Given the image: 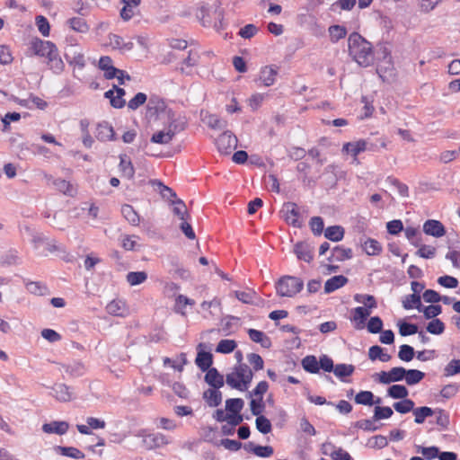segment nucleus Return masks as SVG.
Returning <instances> with one entry per match:
<instances>
[{"mask_svg":"<svg viewBox=\"0 0 460 460\" xmlns=\"http://www.w3.org/2000/svg\"><path fill=\"white\" fill-rule=\"evenodd\" d=\"M349 52L351 58L361 66H368L373 62V49L370 42L360 34L353 32L348 39Z\"/></svg>","mask_w":460,"mask_h":460,"instance_id":"obj_1","label":"nucleus"},{"mask_svg":"<svg viewBox=\"0 0 460 460\" xmlns=\"http://www.w3.org/2000/svg\"><path fill=\"white\" fill-rule=\"evenodd\" d=\"M412 411H413V415L415 417L414 421L417 424L423 423L427 417H430L434 413L433 410L427 406H422V407H419L416 409L413 408Z\"/></svg>","mask_w":460,"mask_h":460,"instance_id":"obj_48","label":"nucleus"},{"mask_svg":"<svg viewBox=\"0 0 460 460\" xmlns=\"http://www.w3.org/2000/svg\"><path fill=\"white\" fill-rule=\"evenodd\" d=\"M217 150L224 155H228L237 146V138L230 131H225L216 140Z\"/></svg>","mask_w":460,"mask_h":460,"instance_id":"obj_8","label":"nucleus"},{"mask_svg":"<svg viewBox=\"0 0 460 460\" xmlns=\"http://www.w3.org/2000/svg\"><path fill=\"white\" fill-rule=\"evenodd\" d=\"M423 232L437 238L442 237L446 234V229L443 224L435 219H429L423 224Z\"/></svg>","mask_w":460,"mask_h":460,"instance_id":"obj_17","label":"nucleus"},{"mask_svg":"<svg viewBox=\"0 0 460 460\" xmlns=\"http://www.w3.org/2000/svg\"><path fill=\"white\" fill-rule=\"evenodd\" d=\"M53 186L57 190L63 193L64 195L73 197L76 193V189L74 185L64 179H56L53 180Z\"/></svg>","mask_w":460,"mask_h":460,"instance_id":"obj_32","label":"nucleus"},{"mask_svg":"<svg viewBox=\"0 0 460 460\" xmlns=\"http://www.w3.org/2000/svg\"><path fill=\"white\" fill-rule=\"evenodd\" d=\"M386 182L394 186L397 189V190L401 196H402V197L409 196L408 186L406 184L402 183V181H400L397 178H395L394 176H388L386 178Z\"/></svg>","mask_w":460,"mask_h":460,"instance_id":"obj_62","label":"nucleus"},{"mask_svg":"<svg viewBox=\"0 0 460 460\" xmlns=\"http://www.w3.org/2000/svg\"><path fill=\"white\" fill-rule=\"evenodd\" d=\"M426 329L431 334L439 335L444 332L445 324L440 319L435 318L428 323Z\"/></svg>","mask_w":460,"mask_h":460,"instance_id":"obj_61","label":"nucleus"},{"mask_svg":"<svg viewBox=\"0 0 460 460\" xmlns=\"http://www.w3.org/2000/svg\"><path fill=\"white\" fill-rule=\"evenodd\" d=\"M237 344L234 340H221L217 346V352L228 354L233 352Z\"/></svg>","mask_w":460,"mask_h":460,"instance_id":"obj_58","label":"nucleus"},{"mask_svg":"<svg viewBox=\"0 0 460 460\" xmlns=\"http://www.w3.org/2000/svg\"><path fill=\"white\" fill-rule=\"evenodd\" d=\"M47 66L56 75H60L65 70V63L60 55L47 61Z\"/></svg>","mask_w":460,"mask_h":460,"instance_id":"obj_63","label":"nucleus"},{"mask_svg":"<svg viewBox=\"0 0 460 460\" xmlns=\"http://www.w3.org/2000/svg\"><path fill=\"white\" fill-rule=\"evenodd\" d=\"M35 23L39 31L43 37H49L50 33V24L48 19L43 15H38L35 18Z\"/></svg>","mask_w":460,"mask_h":460,"instance_id":"obj_53","label":"nucleus"},{"mask_svg":"<svg viewBox=\"0 0 460 460\" xmlns=\"http://www.w3.org/2000/svg\"><path fill=\"white\" fill-rule=\"evenodd\" d=\"M352 257V250L350 248H345L343 246H335L328 257L329 262H337L349 260Z\"/></svg>","mask_w":460,"mask_h":460,"instance_id":"obj_27","label":"nucleus"},{"mask_svg":"<svg viewBox=\"0 0 460 460\" xmlns=\"http://www.w3.org/2000/svg\"><path fill=\"white\" fill-rule=\"evenodd\" d=\"M114 129L108 122H102L97 125L96 137L100 141H111L114 139Z\"/></svg>","mask_w":460,"mask_h":460,"instance_id":"obj_28","label":"nucleus"},{"mask_svg":"<svg viewBox=\"0 0 460 460\" xmlns=\"http://www.w3.org/2000/svg\"><path fill=\"white\" fill-rule=\"evenodd\" d=\"M248 334L250 339L256 343H261L262 347L269 348L270 345V341L269 337L266 336V334L261 332L255 329H249Z\"/></svg>","mask_w":460,"mask_h":460,"instance_id":"obj_39","label":"nucleus"},{"mask_svg":"<svg viewBox=\"0 0 460 460\" xmlns=\"http://www.w3.org/2000/svg\"><path fill=\"white\" fill-rule=\"evenodd\" d=\"M98 66L104 72V76L107 79L115 78V75H118L119 69L112 65V59L109 56L101 57Z\"/></svg>","mask_w":460,"mask_h":460,"instance_id":"obj_25","label":"nucleus"},{"mask_svg":"<svg viewBox=\"0 0 460 460\" xmlns=\"http://www.w3.org/2000/svg\"><path fill=\"white\" fill-rule=\"evenodd\" d=\"M294 252L298 260L310 263L314 259V248L306 242H299L294 246Z\"/></svg>","mask_w":460,"mask_h":460,"instance_id":"obj_18","label":"nucleus"},{"mask_svg":"<svg viewBox=\"0 0 460 460\" xmlns=\"http://www.w3.org/2000/svg\"><path fill=\"white\" fill-rule=\"evenodd\" d=\"M276 292L279 296L293 297L304 288L301 279L294 276H283L276 283Z\"/></svg>","mask_w":460,"mask_h":460,"instance_id":"obj_4","label":"nucleus"},{"mask_svg":"<svg viewBox=\"0 0 460 460\" xmlns=\"http://www.w3.org/2000/svg\"><path fill=\"white\" fill-rule=\"evenodd\" d=\"M367 150V143L364 139H359L355 142H347L342 146V153L350 155L355 161H357L358 155Z\"/></svg>","mask_w":460,"mask_h":460,"instance_id":"obj_15","label":"nucleus"},{"mask_svg":"<svg viewBox=\"0 0 460 460\" xmlns=\"http://www.w3.org/2000/svg\"><path fill=\"white\" fill-rule=\"evenodd\" d=\"M371 312L364 306H358L352 311L351 321L354 323V327L357 330H361L365 327L366 320L370 315Z\"/></svg>","mask_w":460,"mask_h":460,"instance_id":"obj_22","label":"nucleus"},{"mask_svg":"<svg viewBox=\"0 0 460 460\" xmlns=\"http://www.w3.org/2000/svg\"><path fill=\"white\" fill-rule=\"evenodd\" d=\"M119 168L122 177H125L128 180L134 178L135 175V168L130 158L127 155H119Z\"/></svg>","mask_w":460,"mask_h":460,"instance_id":"obj_26","label":"nucleus"},{"mask_svg":"<svg viewBox=\"0 0 460 460\" xmlns=\"http://www.w3.org/2000/svg\"><path fill=\"white\" fill-rule=\"evenodd\" d=\"M355 370V367L350 364H337L334 367L333 373L334 375L342 379L344 377L349 376L353 374Z\"/></svg>","mask_w":460,"mask_h":460,"instance_id":"obj_50","label":"nucleus"},{"mask_svg":"<svg viewBox=\"0 0 460 460\" xmlns=\"http://www.w3.org/2000/svg\"><path fill=\"white\" fill-rule=\"evenodd\" d=\"M126 279L130 286H137L147 279V273L145 271H130L127 274Z\"/></svg>","mask_w":460,"mask_h":460,"instance_id":"obj_47","label":"nucleus"},{"mask_svg":"<svg viewBox=\"0 0 460 460\" xmlns=\"http://www.w3.org/2000/svg\"><path fill=\"white\" fill-rule=\"evenodd\" d=\"M56 398L62 402H68L72 398V394L69 391L68 386L64 384L56 385L54 388Z\"/></svg>","mask_w":460,"mask_h":460,"instance_id":"obj_55","label":"nucleus"},{"mask_svg":"<svg viewBox=\"0 0 460 460\" xmlns=\"http://www.w3.org/2000/svg\"><path fill=\"white\" fill-rule=\"evenodd\" d=\"M119 3L122 4L119 17L122 21L128 22L136 15L142 0H119Z\"/></svg>","mask_w":460,"mask_h":460,"instance_id":"obj_12","label":"nucleus"},{"mask_svg":"<svg viewBox=\"0 0 460 460\" xmlns=\"http://www.w3.org/2000/svg\"><path fill=\"white\" fill-rule=\"evenodd\" d=\"M125 90L117 86H114L113 89L107 91L104 93L105 98L109 99L111 102V105L116 109H120L125 105V100L123 96L125 95Z\"/></svg>","mask_w":460,"mask_h":460,"instance_id":"obj_19","label":"nucleus"},{"mask_svg":"<svg viewBox=\"0 0 460 460\" xmlns=\"http://www.w3.org/2000/svg\"><path fill=\"white\" fill-rule=\"evenodd\" d=\"M460 373V359H452L444 368L446 376H452Z\"/></svg>","mask_w":460,"mask_h":460,"instance_id":"obj_64","label":"nucleus"},{"mask_svg":"<svg viewBox=\"0 0 460 460\" xmlns=\"http://www.w3.org/2000/svg\"><path fill=\"white\" fill-rule=\"evenodd\" d=\"M406 369L402 367H394L389 371H381L376 373L374 377L381 384H391L404 379Z\"/></svg>","mask_w":460,"mask_h":460,"instance_id":"obj_7","label":"nucleus"},{"mask_svg":"<svg viewBox=\"0 0 460 460\" xmlns=\"http://www.w3.org/2000/svg\"><path fill=\"white\" fill-rule=\"evenodd\" d=\"M363 249L369 256H376L382 252L383 247L376 239L367 238L363 243Z\"/></svg>","mask_w":460,"mask_h":460,"instance_id":"obj_37","label":"nucleus"},{"mask_svg":"<svg viewBox=\"0 0 460 460\" xmlns=\"http://www.w3.org/2000/svg\"><path fill=\"white\" fill-rule=\"evenodd\" d=\"M200 55L197 50L190 49L188 57L183 59L179 70L181 74L186 75H192V68L197 66L199 63Z\"/></svg>","mask_w":460,"mask_h":460,"instance_id":"obj_14","label":"nucleus"},{"mask_svg":"<svg viewBox=\"0 0 460 460\" xmlns=\"http://www.w3.org/2000/svg\"><path fill=\"white\" fill-rule=\"evenodd\" d=\"M173 207V213L181 219H189L190 216L187 211L185 203L181 199L172 200Z\"/></svg>","mask_w":460,"mask_h":460,"instance_id":"obj_60","label":"nucleus"},{"mask_svg":"<svg viewBox=\"0 0 460 460\" xmlns=\"http://www.w3.org/2000/svg\"><path fill=\"white\" fill-rule=\"evenodd\" d=\"M56 451L60 455L67 457H71L74 459H84V454L76 447H57Z\"/></svg>","mask_w":460,"mask_h":460,"instance_id":"obj_40","label":"nucleus"},{"mask_svg":"<svg viewBox=\"0 0 460 460\" xmlns=\"http://www.w3.org/2000/svg\"><path fill=\"white\" fill-rule=\"evenodd\" d=\"M164 366H170L173 369L182 372L184 365L187 363V358L185 353H181L176 360H172L170 358H164L163 359Z\"/></svg>","mask_w":460,"mask_h":460,"instance_id":"obj_41","label":"nucleus"},{"mask_svg":"<svg viewBox=\"0 0 460 460\" xmlns=\"http://www.w3.org/2000/svg\"><path fill=\"white\" fill-rule=\"evenodd\" d=\"M69 425L66 421H52L45 423L42 426V430L48 434H58L63 435L67 432Z\"/></svg>","mask_w":460,"mask_h":460,"instance_id":"obj_30","label":"nucleus"},{"mask_svg":"<svg viewBox=\"0 0 460 460\" xmlns=\"http://www.w3.org/2000/svg\"><path fill=\"white\" fill-rule=\"evenodd\" d=\"M196 17L204 27L214 28L217 31L224 29V15L220 8L200 6L196 12Z\"/></svg>","mask_w":460,"mask_h":460,"instance_id":"obj_3","label":"nucleus"},{"mask_svg":"<svg viewBox=\"0 0 460 460\" xmlns=\"http://www.w3.org/2000/svg\"><path fill=\"white\" fill-rule=\"evenodd\" d=\"M388 396L394 399H405L408 394V389L402 385H393L387 390Z\"/></svg>","mask_w":460,"mask_h":460,"instance_id":"obj_45","label":"nucleus"},{"mask_svg":"<svg viewBox=\"0 0 460 460\" xmlns=\"http://www.w3.org/2000/svg\"><path fill=\"white\" fill-rule=\"evenodd\" d=\"M175 128L176 125L171 123L166 129L153 134L151 142L161 145L169 144L176 135Z\"/></svg>","mask_w":460,"mask_h":460,"instance_id":"obj_16","label":"nucleus"},{"mask_svg":"<svg viewBox=\"0 0 460 460\" xmlns=\"http://www.w3.org/2000/svg\"><path fill=\"white\" fill-rule=\"evenodd\" d=\"M107 39L106 46L120 52L130 51L134 47L132 41H125L121 36L115 33H109Z\"/></svg>","mask_w":460,"mask_h":460,"instance_id":"obj_13","label":"nucleus"},{"mask_svg":"<svg viewBox=\"0 0 460 460\" xmlns=\"http://www.w3.org/2000/svg\"><path fill=\"white\" fill-rule=\"evenodd\" d=\"M347 282L348 279L342 275L333 276L325 282L324 291L326 293H332L336 289L345 286Z\"/></svg>","mask_w":460,"mask_h":460,"instance_id":"obj_33","label":"nucleus"},{"mask_svg":"<svg viewBox=\"0 0 460 460\" xmlns=\"http://www.w3.org/2000/svg\"><path fill=\"white\" fill-rule=\"evenodd\" d=\"M425 377V373L418 369H406L405 382L408 385H414Z\"/></svg>","mask_w":460,"mask_h":460,"instance_id":"obj_44","label":"nucleus"},{"mask_svg":"<svg viewBox=\"0 0 460 460\" xmlns=\"http://www.w3.org/2000/svg\"><path fill=\"white\" fill-rule=\"evenodd\" d=\"M415 356L414 349L407 344L401 345L399 348L398 358L405 362H410Z\"/></svg>","mask_w":460,"mask_h":460,"instance_id":"obj_56","label":"nucleus"},{"mask_svg":"<svg viewBox=\"0 0 460 460\" xmlns=\"http://www.w3.org/2000/svg\"><path fill=\"white\" fill-rule=\"evenodd\" d=\"M66 23L70 30L77 33L86 34L90 31V25L88 24L87 21L83 17H71L66 20Z\"/></svg>","mask_w":460,"mask_h":460,"instance_id":"obj_23","label":"nucleus"},{"mask_svg":"<svg viewBox=\"0 0 460 460\" xmlns=\"http://www.w3.org/2000/svg\"><path fill=\"white\" fill-rule=\"evenodd\" d=\"M27 290L37 296H44L48 293V287L40 281H30L25 284Z\"/></svg>","mask_w":460,"mask_h":460,"instance_id":"obj_49","label":"nucleus"},{"mask_svg":"<svg viewBox=\"0 0 460 460\" xmlns=\"http://www.w3.org/2000/svg\"><path fill=\"white\" fill-rule=\"evenodd\" d=\"M64 56L67 63L74 68L77 67L79 69H82L84 67V56L81 49L77 45L66 48Z\"/></svg>","mask_w":460,"mask_h":460,"instance_id":"obj_9","label":"nucleus"},{"mask_svg":"<svg viewBox=\"0 0 460 460\" xmlns=\"http://www.w3.org/2000/svg\"><path fill=\"white\" fill-rule=\"evenodd\" d=\"M196 365L202 371H208L211 368V365L213 363L212 354L207 351H199L197 358L195 359Z\"/></svg>","mask_w":460,"mask_h":460,"instance_id":"obj_36","label":"nucleus"},{"mask_svg":"<svg viewBox=\"0 0 460 460\" xmlns=\"http://www.w3.org/2000/svg\"><path fill=\"white\" fill-rule=\"evenodd\" d=\"M279 74V66L275 65L265 66L261 69L260 80L265 86L274 84L276 77Z\"/></svg>","mask_w":460,"mask_h":460,"instance_id":"obj_21","label":"nucleus"},{"mask_svg":"<svg viewBox=\"0 0 460 460\" xmlns=\"http://www.w3.org/2000/svg\"><path fill=\"white\" fill-rule=\"evenodd\" d=\"M302 366L306 372L316 374L320 370L319 361L315 356L309 355L303 358Z\"/></svg>","mask_w":460,"mask_h":460,"instance_id":"obj_43","label":"nucleus"},{"mask_svg":"<svg viewBox=\"0 0 460 460\" xmlns=\"http://www.w3.org/2000/svg\"><path fill=\"white\" fill-rule=\"evenodd\" d=\"M281 212L285 221L294 227H301L302 221L297 205L294 202H286L283 205Z\"/></svg>","mask_w":460,"mask_h":460,"instance_id":"obj_10","label":"nucleus"},{"mask_svg":"<svg viewBox=\"0 0 460 460\" xmlns=\"http://www.w3.org/2000/svg\"><path fill=\"white\" fill-rule=\"evenodd\" d=\"M205 381L215 389H219L224 385V376L214 367L209 368L207 371L205 375Z\"/></svg>","mask_w":460,"mask_h":460,"instance_id":"obj_29","label":"nucleus"},{"mask_svg":"<svg viewBox=\"0 0 460 460\" xmlns=\"http://www.w3.org/2000/svg\"><path fill=\"white\" fill-rule=\"evenodd\" d=\"M87 425L84 424H78L76 425L77 430L84 435H90L92 434V429H102L106 427V422L103 420L94 418V417H88L86 419Z\"/></svg>","mask_w":460,"mask_h":460,"instance_id":"obj_20","label":"nucleus"},{"mask_svg":"<svg viewBox=\"0 0 460 460\" xmlns=\"http://www.w3.org/2000/svg\"><path fill=\"white\" fill-rule=\"evenodd\" d=\"M244 402L241 398L228 399L226 402V410L228 413V424L237 426L243 420L241 414Z\"/></svg>","mask_w":460,"mask_h":460,"instance_id":"obj_6","label":"nucleus"},{"mask_svg":"<svg viewBox=\"0 0 460 460\" xmlns=\"http://www.w3.org/2000/svg\"><path fill=\"white\" fill-rule=\"evenodd\" d=\"M208 126L213 129H221L226 127V121L221 119L217 114H208L205 119Z\"/></svg>","mask_w":460,"mask_h":460,"instance_id":"obj_54","label":"nucleus"},{"mask_svg":"<svg viewBox=\"0 0 460 460\" xmlns=\"http://www.w3.org/2000/svg\"><path fill=\"white\" fill-rule=\"evenodd\" d=\"M252 377V369L246 364H240L226 376V382L230 387L243 392L248 389Z\"/></svg>","mask_w":460,"mask_h":460,"instance_id":"obj_2","label":"nucleus"},{"mask_svg":"<svg viewBox=\"0 0 460 460\" xmlns=\"http://www.w3.org/2000/svg\"><path fill=\"white\" fill-rule=\"evenodd\" d=\"M368 357L371 360L379 359L382 362H388L391 359V356L385 353L383 348L378 345L369 348Z\"/></svg>","mask_w":460,"mask_h":460,"instance_id":"obj_42","label":"nucleus"},{"mask_svg":"<svg viewBox=\"0 0 460 460\" xmlns=\"http://www.w3.org/2000/svg\"><path fill=\"white\" fill-rule=\"evenodd\" d=\"M376 72L384 82H393L396 78V71L391 54L384 50L383 57L378 59Z\"/></svg>","mask_w":460,"mask_h":460,"instance_id":"obj_5","label":"nucleus"},{"mask_svg":"<svg viewBox=\"0 0 460 460\" xmlns=\"http://www.w3.org/2000/svg\"><path fill=\"white\" fill-rule=\"evenodd\" d=\"M121 213L124 218L132 226H137L140 224V217L131 205L124 204L121 207Z\"/></svg>","mask_w":460,"mask_h":460,"instance_id":"obj_35","label":"nucleus"},{"mask_svg":"<svg viewBox=\"0 0 460 460\" xmlns=\"http://www.w3.org/2000/svg\"><path fill=\"white\" fill-rule=\"evenodd\" d=\"M374 394L370 391H360L355 396L357 404L371 406L374 404Z\"/></svg>","mask_w":460,"mask_h":460,"instance_id":"obj_51","label":"nucleus"},{"mask_svg":"<svg viewBox=\"0 0 460 460\" xmlns=\"http://www.w3.org/2000/svg\"><path fill=\"white\" fill-rule=\"evenodd\" d=\"M402 306L404 309L409 310L416 308L419 311L421 310V301L420 295L411 294L406 296L402 300Z\"/></svg>","mask_w":460,"mask_h":460,"instance_id":"obj_46","label":"nucleus"},{"mask_svg":"<svg viewBox=\"0 0 460 460\" xmlns=\"http://www.w3.org/2000/svg\"><path fill=\"white\" fill-rule=\"evenodd\" d=\"M52 45V41L34 38L30 43V49L33 55L43 58Z\"/></svg>","mask_w":460,"mask_h":460,"instance_id":"obj_24","label":"nucleus"},{"mask_svg":"<svg viewBox=\"0 0 460 460\" xmlns=\"http://www.w3.org/2000/svg\"><path fill=\"white\" fill-rule=\"evenodd\" d=\"M142 446L146 450H153L169 443L166 436L161 433L141 434Z\"/></svg>","mask_w":460,"mask_h":460,"instance_id":"obj_11","label":"nucleus"},{"mask_svg":"<svg viewBox=\"0 0 460 460\" xmlns=\"http://www.w3.org/2000/svg\"><path fill=\"white\" fill-rule=\"evenodd\" d=\"M394 408L399 413L405 414L413 410L414 402L411 399L405 398L402 401L394 402Z\"/></svg>","mask_w":460,"mask_h":460,"instance_id":"obj_57","label":"nucleus"},{"mask_svg":"<svg viewBox=\"0 0 460 460\" xmlns=\"http://www.w3.org/2000/svg\"><path fill=\"white\" fill-rule=\"evenodd\" d=\"M255 425L256 429L262 434H268L272 429L270 421L263 415L257 416Z\"/></svg>","mask_w":460,"mask_h":460,"instance_id":"obj_59","label":"nucleus"},{"mask_svg":"<svg viewBox=\"0 0 460 460\" xmlns=\"http://www.w3.org/2000/svg\"><path fill=\"white\" fill-rule=\"evenodd\" d=\"M203 398L210 407H217L222 402V394L219 389L210 388L204 392Z\"/></svg>","mask_w":460,"mask_h":460,"instance_id":"obj_34","label":"nucleus"},{"mask_svg":"<svg viewBox=\"0 0 460 460\" xmlns=\"http://www.w3.org/2000/svg\"><path fill=\"white\" fill-rule=\"evenodd\" d=\"M62 369L70 377H79L85 374L86 368L85 366L79 361H75L70 364L62 365Z\"/></svg>","mask_w":460,"mask_h":460,"instance_id":"obj_31","label":"nucleus"},{"mask_svg":"<svg viewBox=\"0 0 460 460\" xmlns=\"http://www.w3.org/2000/svg\"><path fill=\"white\" fill-rule=\"evenodd\" d=\"M234 296L243 304L252 305L254 303V298L256 297V292L252 289H248L245 291H234Z\"/></svg>","mask_w":460,"mask_h":460,"instance_id":"obj_52","label":"nucleus"},{"mask_svg":"<svg viewBox=\"0 0 460 460\" xmlns=\"http://www.w3.org/2000/svg\"><path fill=\"white\" fill-rule=\"evenodd\" d=\"M324 236L332 241L339 242L344 237V228L341 226H332L325 229Z\"/></svg>","mask_w":460,"mask_h":460,"instance_id":"obj_38","label":"nucleus"}]
</instances>
